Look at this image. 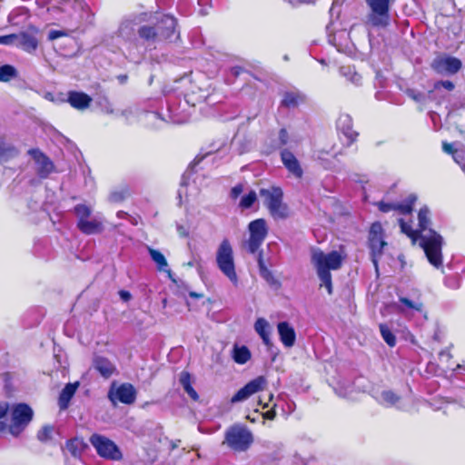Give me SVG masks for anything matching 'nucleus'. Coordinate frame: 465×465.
<instances>
[{"mask_svg":"<svg viewBox=\"0 0 465 465\" xmlns=\"http://www.w3.org/2000/svg\"><path fill=\"white\" fill-rule=\"evenodd\" d=\"M401 230L413 242L420 238V245L423 249L430 264L439 268L442 265L443 238L434 230L429 229L427 233H420L419 230H413L409 223L403 219L399 220Z\"/></svg>","mask_w":465,"mask_h":465,"instance_id":"1","label":"nucleus"},{"mask_svg":"<svg viewBox=\"0 0 465 465\" xmlns=\"http://www.w3.org/2000/svg\"><path fill=\"white\" fill-rule=\"evenodd\" d=\"M344 256L338 251H331L325 253L319 248L312 250V263L316 269L317 275L329 294L332 293V282L331 270H339L341 267Z\"/></svg>","mask_w":465,"mask_h":465,"instance_id":"2","label":"nucleus"},{"mask_svg":"<svg viewBox=\"0 0 465 465\" xmlns=\"http://www.w3.org/2000/svg\"><path fill=\"white\" fill-rule=\"evenodd\" d=\"M259 194L262 198L264 206L274 219L288 217L289 209L287 204L283 203V192L281 187L262 188Z\"/></svg>","mask_w":465,"mask_h":465,"instance_id":"3","label":"nucleus"},{"mask_svg":"<svg viewBox=\"0 0 465 465\" xmlns=\"http://www.w3.org/2000/svg\"><path fill=\"white\" fill-rule=\"evenodd\" d=\"M216 263L219 270L234 284L238 283L232 247L229 240L224 239L216 252Z\"/></svg>","mask_w":465,"mask_h":465,"instance_id":"4","label":"nucleus"},{"mask_svg":"<svg viewBox=\"0 0 465 465\" xmlns=\"http://www.w3.org/2000/svg\"><path fill=\"white\" fill-rule=\"evenodd\" d=\"M77 217L76 226L78 230L86 235L101 233L104 231L102 219L91 218L92 210L85 204H77L74 208Z\"/></svg>","mask_w":465,"mask_h":465,"instance_id":"5","label":"nucleus"},{"mask_svg":"<svg viewBox=\"0 0 465 465\" xmlns=\"http://www.w3.org/2000/svg\"><path fill=\"white\" fill-rule=\"evenodd\" d=\"M155 31L158 43L171 44L180 38V33L177 29V19L169 14H161L155 17Z\"/></svg>","mask_w":465,"mask_h":465,"instance_id":"6","label":"nucleus"},{"mask_svg":"<svg viewBox=\"0 0 465 465\" xmlns=\"http://www.w3.org/2000/svg\"><path fill=\"white\" fill-rule=\"evenodd\" d=\"M249 238L243 242L244 248L250 253H255L268 234V226L264 219L252 221L248 225Z\"/></svg>","mask_w":465,"mask_h":465,"instance_id":"7","label":"nucleus"},{"mask_svg":"<svg viewBox=\"0 0 465 465\" xmlns=\"http://www.w3.org/2000/svg\"><path fill=\"white\" fill-rule=\"evenodd\" d=\"M252 440V434L250 430L243 427L234 426L226 431L224 443L235 451H245Z\"/></svg>","mask_w":465,"mask_h":465,"instance_id":"8","label":"nucleus"},{"mask_svg":"<svg viewBox=\"0 0 465 465\" xmlns=\"http://www.w3.org/2000/svg\"><path fill=\"white\" fill-rule=\"evenodd\" d=\"M371 13L369 21L372 26L387 27L390 25V0H365Z\"/></svg>","mask_w":465,"mask_h":465,"instance_id":"9","label":"nucleus"},{"mask_svg":"<svg viewBox=\"0 0 465 465\" xmlns=\"http://www.w3.org/2000/svg\"><path fill=\"white\" fill-rule=\"evenodd\" d=\"M386 245L384 230L381 223H373L369 230L368 246L371 250V261L375 267L378 266V260L383 254V249Z\"/></svg>","mask_w":465,"mask_h":465,"instance_id":"10","label":"nucleus"},{"mask_svg":"<svg viewBox=\"0 0 465 465\" xmlns=\"http://www.w3.org/2000/svg\"><path fill=\"white\" fill-rule=\"evenodd\" d=\"M33 410L25 403H18L12 410V423L9 431L14 436H18L33 419Z\"/></svg>","mask_w":465,"mask_h":465,"instance_id":"11","label":"nucleus"},{"mask_svg":"<svg viewBox=\"0 0 465 465\" xmlns=\"http://www.w3.org/2000/svg\"><path fill=\"white\" fill-rule=\"evenodd\" d=\"M90 442L97 451L98 455L112 460H120L122 452L116 444L110 439L100 434H94L90 437Z\"/></svg>","mask_w":465,"mask_h":465,"instance_id":"12","label":"nucleus"},{"mask_svg":"<svg viewBox=\"0 0 465 465\" xmlns=\"http://www.w3.org/2000/svg\"><path fill=\"white\" fill-rule=\"evenodd\" d=\"M431 69L440 74H456L462 67L461 60L449 54L437 55L430 64Z\"/></svg>","mask_w":465,"mask_h":465,"instance_id":"13","label":"nucleus"},{"mask_svg":"<svg viewBox=\"0 0 465 465\" xmlns=\"http://www.w3.org/2000/svg\"><path fill=\"white\" fill-rule=\"evenodd\" d=\"M39 35L40 29L37 26L28 25L25 30L17 33L16 46L26 53H35L39 46Z\"/></svg>","mask_w":465,"mask_h":465,"instance_id":"14","label":"nucleus"},{"mask_svg":"<svg viewBox=\"0 0 465 465\" xmlns=\"http://www.w3.org/2000/svg\"><path fill=\"white\" fill-rule=\"evenodd\" d=\"M336 129L340 139L345 138L344 143L351 145L357 142L360 134L353 129V120L349 114H341L336 121Z\"/></svg>","mask_w":465,"mask_h":465,"instance_id":"15","label":"nucleus"},{"mask_svg":"<svg viewBox=\"0 0 465 465\" xmlns=\"http://www.w3.org/2000/svg\"><path fill=\"white\" fill-rule=\"evenodd\" d=\"M267 385V380L264 376H258L250 381L246 385L241 388L231 399L232 403L243 401L252 395L262 391Z\"/></svg>","mask_w":465,"mask_h":465,"instance_id":"16","label":"nucleus"},{"mask_svg":"<svg viewBox=\"0 0 465 465\" xmlns=\"http://www.w3.org/2000/svg\"><path fill=\"white\" fill-rule=\"evenodd\" d=\"M28 153L32 156L36 166V173L41 178H47L54 171V164L45 153L38 148L29 150Z\"/></svg>","mask_w":465,"mask_h":465,"instance_id":"17","label":"nucleus"},{"mask_svg":"<svg viewBox=\"0 0 465 465\" xmlns=\"http://www.w3.org/2000/svg\"><path fill=\"white\" fill-rule=\"evenodd\" d=\"M281 159L282 164L295 178L301 179L303 175V170L298 158L289 149H284L281 152Z\"/></svg>","mask_w":465,"mask_h":465,"instance_id":"18","label":"nucleus"},{"mask_svg":"<svg viewBox=\"0 0 465 465\" xmlns=\"http://www.w3.org/2000/svg\"><path fill=\"white\" fill-rule=\"evenodd\" d=\"M110 398L112 401L116 399L122 403L132 404L136 399V391L132 384L123 383L114 393H110Z\"/></svg>","mask_w":465,"mask_h":465,"instance_id":"19","label":"nucleus"},{"mask_svg":"<svg viewBox=\"0 0 465 465\" xmlns=\"http://www.w3.org/2000/svg\"><path fill=\"white\" fill-rule=\"evenodd\" d=\"M277 331L280 341L286 348L295 344L296 332L294 328L288 322H281L277 324Z\"/></svg>","mask_w":465,"mask_h":465,"instance_id":"20","label":"nucleus"},{"mask_svg":"<svg viewBox=\"0 0 465 465\" xmlns=\"http://www.w3.org/2000/svg\"><path fill=\"white\" fill-rule=\"evenodd\" d=\"M67 102L74 109L84 110L90 106L92 97L84 92L71 91L68 93Z\"/></svg>","mask_w":465,"mask_h":465,"instance_id":"21","label":"nucleus"},{"mask_svg":"<svg viewBox=\"0 0 465 465\" xmlns=\"http://www.w3.org/2000/svg\"><path fill=\"white\" fill-rule=\"evenodd\" d=\"M94 368L105 379L111 377L116 368L115 366L105 357L95 356L93 361Z\"/></svg>","mask_w":465,"mask_h":465,"instance_id":"22","label":"nucleus"},{"mask_svg":"<svg viewBox=\"0 0 465 465\" xmlns=\"http://www.w3.org/2000/svg\"><path fill=\"white\" fill-rule=\"evenodd\" d=\"M79 386V382L67 383L65 387L60 392L58 398V406L60 410L64 411L68 408L71 399L76 392Z\"/></svg>","mask_w":465,"mask_h":465,"instance_id":"23","label":"nucleus"},{"mask_svg":"<svg viewBox=\"0 0 465 465\" xmlns=\"http://www.w3.org/2000/svg\"><path fill=\"white\" fill-rule=\"evenodd\" d=\"M399 302L401 304L396 305L398 312L407 313L408 312H423V303L419 299L412 301L406 297H400Z\"/></svg>","mask_w":465,"mask_h":465,"instance_id":"24","label":"nucleus"},{"mask_svg":"<svg viewBox=\"0 0 465 465\" xmlns=\"http://www.w3.org/2000/svg\"><path fill=\"white\" fill-rule=\"evenodd\" d=\"M305 101V95L300 92H286L281 101V105L285 108H295Z\"/></svg>","mask_w":465,"mask_h":465,"instance_id":"25","label":"nucleus"},{"mask_svg":"<svg viewBox=\"0 0 465 465\" xmlns=\"http://www.w3.org/2000/svg\"><path fill=\"white\" fill-rule=\"evenodd\" d=\"M137 35L143 43L147 45L158 43L154 25H143L139 26L137 29Z\"/></svg>","mask_w":465,"mask_h":465,"instance_id":"26","label":"nucleus"},{"mask_svg":"<svg viewBox=\"0 0 465 465\" xmlns=\"http://www.w3.org/2000/svg\"><path fill=\"white\" fill-rule=\"evenodd\" d=\"M257 262L260 275L267 282V283L271 286L280 285L278 280L273 276L272 272L265 265L262 252L258 254Z\"/></svg>","mask_w":465,"mask_h":465,"instance_id":"27","label":"nucleus"},{"mask_svg":"<svg viewBox=\"0 0 465 465\" xmlns=\"http://www.w3.org/2000/svg\"><path fill=\"white\" fill-rule=\"evenodd\" d=\"M86 444L80 439L74 438L66 441L65 450L74 457L80 458Z\"/></svg>","mask_w":465,"mask_h":465,"instance_id":"28","label":"nucleus"},{"mask_svg":"<svg viewBox=\"0 0 465 465\" xmlns=\"http://www.w3.org/2000/svg\"><path fill=\"white\" fill-rule=\"evenodd\" d=\"M232 357L236 363L244 364L251 359L252 354L247 346L234 345Z\"/></svg>","mask_w":465,"mask_h":465,"instance_id":"29","label":"nucleus"},{"mask_svg":"<svg viewBox=\"0 0 465 465\" xmlns=\"http://www.w3.org/2000/svg\"><path fill=\"white\" fill-rule=\"evenodd\" d=\"M254 329L256 332L260 335L264 344H270V331H269V323L263 318H259L254 323Z\"/></svg>","mask_w":465,"mask_h":465,"instance_id":"30","label":"nucleus"},{"mask_svg":"<svg viewBox=\"0 0 465 465\" xmlns=\"http://www.w3.org/2000/svg\"><path fill=\"white\" fill-rule=\"evenodd\" d=\"M443 150L452 155L454 161L465 171V147H443Z\"/></svg>","mask_w":465,"mask_h":465,"instance_id":"31","label":"nucleus"},{"mask_svg":"<svg viewBox=\"0 0 465 465\" xmlns=\"http://www.w3.org/2000/svg\"><path fill=\"white\" fill-rule=\"evenodd\" d=\"M149 254L151 259L155 262L157 269L159 271L166 272V268L168 267L167 261L164 255L158 250L148 248Z\"/></svg>","mask_w":465,"mask_h":465,"instance_id":"32","label":"nucleus"},{"mask_svg":"<svg viewBox=\"0 0 465 465\" xmlns=\"http://www.w3.org/2000/svg\"><path fill=\"white\" fill-rule=\"evenodd\" d=\"M417 201L415 194H410L401 203H395V210L402 214H409L412 212L413 205Z\"/></svg>","mask_w":465,"mask_h":465,"instance_id":"33","label":"nucleus"},{"mask_svg":"<svg viewBox=\"0 0 465 465\" xmlns=\"http://www.w3.org/2000/svg\"><path fill=\"white\" fill-rule=\"evenodd\" d=\"M429 214H430V210L428 207H422L418 213L420 233H427L428 232H426V230L430 223Z\"/></svg>","mask_w":465,"mask_h":465,"instance_id":"34","label":"nucleus"},{"mask_svg":"<svg viewBox=\"0 0 465 465\" xmlns=\"http://www.w3.org/2000/svg\"><path fill=\"white\" fill-rule=\"evenodd\" d=\"M379 329L381 331V335L384 341L387 343V345L390 347H394L396 345V337L391 331V329L388 327V325L385 323H380Z\"/></svg>","mask_w":465,"mask_h":465,"instance_id":"35","label":"nucleus"},{"mask_svg":"<svg viewBox=\"0 0 465 465\" xmlns=\"http://www.w3.org/2000/svg\"><path fill=\"white\" fill-rule=\"evenodd\" d=\"M17 75L16 69L10 64L0 66V82H9Z\"/></svg>","mask_w":465,"mask_h":465,"instance_id":"36","label":"nucleus"},{"mask_svg":"<svg viewBox=\"0 0 465 465\" xmlns=\"http://www.w3.org/2000/svg\"><path fill=\"white\" fill-rule=\"evenodd\" d=\"M256 200V193L254 191H251L241 199L240 206L243 209H248L252 206Z\"/></svg>","mask_w":465,"mask_h":465,"instance_id":"37","label":"nucleus"},{"mask_svg":"<svg viewBox=\"0 0 465 465\" xmlns=\"http://www.w3.org/2000/svg\"><path fill=\"white\" fill-rule=\"evenodd\" d=\"M77 28H78V26L75 25L74 28L71 29V30H51L48 33L47 39L49 41H54L60 37L68 36L71 33L74 32Z\"/></svg>","mask_w":465,"mask_h":465,"instance_id":"38","label":"nucleus"},{"mask_svg":"<svg viewBox=\"0 0 465 465\" xmlns=\"http://www.w3.org/2000/svg\"><path fill=\"white\" fill-rule=\"evenodd\" d=\"M128 193L129 191L127 188L123 189L121 191H114L109 195V201L111 203H121L126 198Z\"/></svg>","mask_w":465,"mask_h":465,"instance_id":"39","label":"nucleus"},{"mask_svg":"<svg viewBox=\"0 0 465 465\" xmlns=\"http://www.w3.org/2000/svg\"><path fill=\"white\" fill-rule=\"evenodd\" d=\"M381 399L388 406H392L400 398L393 391H386L381 393Z\"/></svg>","mask_w":465,"mask_h":465,"instance_id":"40","label":"nucleus"},{"mask_svg":"<svg viewBox=\"0 0 465 465\" xmlns=\"http://www.w3.org/2000/svg\"><path fill=\"white\" fill-rule=\"evenodd\" d=\"M15 153V147H0V163L8 161Z\"/></svg>","mask_w":465,"mask_h":465,"instance_id":"41","label":"nucleus"},{"mask_svg":"<svg viewBox=\"0 0 465 465\" xmlns=\"http://www.w3.org/2000/svg\"><path fill=\"white\" fill-rule=\"evenodd\" d=\"M52 432L53 427L45 426L38 431L37 438L40 441H46L51 439Z\"/></svg>","mask_w":465,"mask_h":465,"instance_id":"42","label":"nucleus"},{"mask_svg":"<svg viewBox=\"0 0 465 465\" xmlns=\"http://www.w3.org/2000/svg\"><path fill=\"white\" fill-rule=\"evenodd\" d=\"M17 43V34H10L0 36V45H10Z\"/></svg>","mask_w":465,"mask_h":465,"instance_id":"43","label":"nucleus"},{"mask_svg":"<svg viewBox=\"0 0 465 465\" xmlns=\"http://www.w3.org/2000/svg\"><path fill=\"white\" fill-rule=\"evenodd\" d=\"M179 381H180L181 385L183 386V388L184 386L192 384L191 374L186 371H182L180 374Z\"/></svg>","mask_w":465,"mask_h":465,"instance_id":"44","label":"nucleus"},{"mask_svg":"<svg viewBox=\"0 0 465 465\" xmlns=\"http://www.w3.org/2000/svg\"><path fill=\"white\" fill-rule=\"evenodd\" d=\"M183 390L185 391V392L190 396V398L193 401H197L199 400V395H198L197 391L193 389L192 384L184 386Z\"/></svg>","mask_w":465,"mask_h":465,"instance_id":"45","label":"nucleus"},{"mask_svg":"<svg viewBox=\"0 0 465 465\" xmlns=\"http://www.w3.org/2000/svg\"><path fill=\"white\" fill-rule=\"evenodd\" d=\"M379 210L382 213H388L390 211L395 210V203H386L383 202H380L377 203Z\"/></svg>","mask_w":465,"mask_h":465,"instance_id":"46","label":"nucleus"},{"mask_svg":"<svg viewBox=\"0 0 465 465\" xmlns=\"http://www.w3.org/2000/svg\"><path fill=\"white\" fill-rule=\"evenodd\" d=\"M440 86L444 87L448 91H452L455 87L454 84L451 81L445 80V81H439L435 84V88H438Z\"/></svg>","mask_w":465,"mask_h":465,"instance_id":"47","label":"nucleus"},{"mask_svg":"<svg viewBox=\"0 0 465 465\" xmlns=\"http://www.w3.org/2000/svg\"><path fill=\"white\" fill-rule=\"evenodd\" d=\"M243 191L242 184L239 183L233 186L231 190L230 195L232 199H237Z\"/></svg>","mask_w":465,"mask_h":465,"instance_id":"48","label":"nucleus"},{"mask_svg":"<svg viewBox=\"0 0 465 465\" xmlns=\"http://www.w3.org/2000/svg\"><path fill=\"white\" fill-rule=\"evenodd\" d=\"M279 139L282 145H285L289 141V134L285 128H282L279 132Z\"/></svg>","mask_w":465,"mask_h":465,"instance_id":"49","label":"nucleus"},{"mask_svg":"<svg viewBox=\"0 0 465 465\" xmlns=\"http://www.w3.org/2000/svg\"><path fill=\"white\" fill-rule=\"evenodd\" d=\"M244 72H245V70H244V68H243V67H242V66H238V65H236V66H232V67L231 68V73H232V74L234 77H238L240 74H242V73H244Z\"/></svg>","mask_w":465,"mask_h":465,"instance_id":"50","label":"nucleus"},{"mask_svg":"<svg viewBox=\"0 0 465 465\" xmlns=\"http://www.w3.org/2000/svg\"><path fill=\"white\" fill-rule=\"evenodd\" d=\"M176 228L180 236L187 237L189 235L187 228H185L183 225L178 224Z\"/></svg>","mask_w":465,"mask_h":465,"instance_id":"51","label":"nucleus"},{"mask_svg":"<svg viewBox=\"0 0 465 465\" xmlns=\"http://www.w3.org/2000/svg\"><path fill=\"white\" fill-rule=\"evenodd\" d=\"M119 296L121 297V299L124 302H128L131 300L132 298V295L131 293L128 292V291H124V290H121L119 292Z\"/></svg>","mask_w":465,"mask_h":465,"instance_id":"52","label":"nucleus"},{"mask_svg":"<svg viewBox=\"0 0 465 465\" xmlns=\"http://www.w3.org/2000/svg\"><path fill=\"white\" fill-rule=\"evenodd\" d=\"M8 410L9 406L7 403H0V419L6 415Z\"/></svg>","mask_w":465,"mask_h":465,"instance_id":"53","label":"nucleus"},{"mask_svg":"<svg viewBox=\"0 0 465 465\" xmlns=\"http://www.w3.org/2000/svg\"><path fill=\"white\" fill-rule=\"evenodd\" d=\"M276 416V411L272 409L263 413V417L267 420H273Z\"/></svg>","mask_w":465,"mask_h":465,"instance_id":"54","label":"nucleus"},{"mask_svg":"<svg viewBox=\"0 0 465 465\" xmlns=\"http://www.w3.org/2000/svg\"><path fill=\"white\" fill-rule=\"evenodd\" d=\"M117 79L118 81L121 83V84H125L126 81L128 80V75L127 74H119L117 76Z\"/></svg>","mask_w":465,"mask_h":465,"instance_id":"55","label":"nucleus"},{"mask_svg":"<svg viewBox=\"0 0 465 465\" xmlns=\"http://www.w3.org/2000/svg\"><path fill=\"white\" fill-rule=\"evenodd\" d=\"M116 216L119 218V219H127L129 214L124 211H119L117 212L116 213Z\"/></svg>","mask_w":465,"mask_h":465,"instance_id":"56","label":"nucleus"},{"mask_svg":"<svg viewBox=\"0 0 465 465\" xmlns=\"http://www.w3.org/2000/svg\"><path fill=\"white\" fill-rule=\"evenodd\" d=\"M291 5H296L305 2V0H287Z\"/></svg>","mask_w":465,"mask_h":465,"instance_id":"57","label":"nucleus"},{"mask_svg":"<svg viewBox=\"0 0 465 465\" xmlns=\"http://www.w3.org/2000/svg\"><path fill=\"white\" fill-rule=\"evenodd\" d=\"M130 223L134 225H137L138 224V220L135 218V217H133L129 214L128 218H127Z\"/></svg>","mask_w":465,"mask_h":465,"instance_id":"58","label":"nucleus"},{"mask_svg":"<svg viewBox=\"0 0 465 465\" xmlns=\"http://www.w3.org/2000/svg\"><path fill=\"white\" fill-rule=\"evenodd\" d=\"M190 296H191V297H193V298H200V297H202L203 295H202V294H198V293H196V292H190Z\"/></svg>","mask_w":465,"mask_h":465,"instance_id":"59","label":"nucleus"},{"mask_svg":"<svg viewBox=\"0 0 465 465\" xmlns=\"http://www.w3.org/2000/svg\"><path fill=\"white\" fill-rule=\"evenodd\" d=\"M6 428V424L4 421H0V431L5 430Z\"/></svg>","mask_w":465,"mask_h":465,"instance_id":"60","label":"nucleus"},{"mask_svg":"<svg viewBox=\"0 0 465 465\" xmlns=\"http://www.w3.org/2000/svg\"><path fill=\"white\" fill-rule=\"evenodd\" d=\"M319 158L322 161H326L327 159L323 156V153H321V154L319 155Z\"/></svg>","mask_w":465,"mask_h":465,"instance_id":"61","label":"nucleus"},{"mask_svg":"<svg viewBox=\"0 0 465 465\" xmlns=\"http://www.w3.org/2000/svg\"><path fill=\"white\" fill-rule=\"evenodd\" d=\"M441 145H444V146H447V145H453V143H447V142H442V144Z\"/></svg>","mask_w":465,"mask_h":465,"instance_id":"62","label":"nucleus"},{"mask_svg":"<svg viewBox=\"0 0 465 465\" xmlns=\"http://www.w3.org/2000/svg\"><path fill=\"white\" fill-rule=\"evenodd\" d=\"M202 159H203V158L198 159V157H195V158H194V162H195V163H198Z\"/></svg>","mask_w":465,"mask_h":465,"instance_id":"63","label":"nucleus"},{"mask_svg":"<svg viewBox=\"0 0 465 465\" xmlns=\"http://www.w3.org/2000/svg\"><path fill=\"white\" fill-rule=\"evenodd\" d=\"M457 369H464V371H465V366L459 364V365L457 366Z\"/></svg>","mask_w":465,"mask_h":465,"instance_id":"64","label":"nucleus"}]
</instances>
